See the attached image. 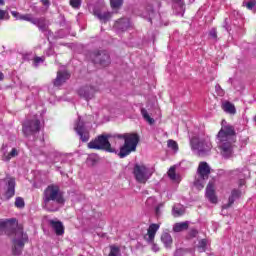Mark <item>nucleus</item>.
<instances>
[{
	"mask_svg": "<svg viewBox=\"0 0 256 256\" xmlns=\"http://www.w3.org/2000/svg\"><path fill=\"white\" fill-rule=\"evenodd\" d=\"M113 139H124V145L120 148L119 157L120 159H125L127 155L136 151L137 145L139 144V135L132 134H108L100 135L96 139L88 143V149H97L108 151V153H114L115 149L111 148V142Z\"/></svg>",
	"mask_w": 256,
	"mask_h": 256,
	"instance_id": "f257e3e1",
	"label": "nucleus"
},
{
	"mask_svg": "<svg viewBox=\"0 0 256 256\" xmlns=\"http://www.w3.org/2000/svg\"><path fill=\"white\" fill-rule=\"evenodd\" d=\"M63 203H65V199L63 198V194H61L59 186L55 184L47 186L43 192L42 207L46 209V211L55 212L59 211Z\"/></svg>",
	"mask_w": 256,
	"mask_h": 256,
	"instance_id": "f03ea898",
	"label": "nucleus"
},
{
	"mask_svg": "<svg viewBox=\"0 0 256 256\" xmlns=\"http://www.w3.org/2000/svg\"><path fill=\"white\" fill-rule=\"evenodd\" d=\"M218 147L224 159L233 157V142L235 141V128L226 125L221 128L218 133Z\"/></svg>",
	"mask_w": 256,
	"mask_h": 256,
	"instance_id": "7ed1b4c3",
	"label": "nucleus"
},
{
	"mask_svg": "<svg viewBox=\"0 0 256 256\" xmlns=\"http://www.w3.org/2000/svg\"><path fill=\"white\" fill-rule=\"evenodd\" d=\"M29 241V237L26 233H23V227L17 225L14 230V239H13V255H20L23 252V248L25 247V243Z\"/></svg>",
	"mask_w": 256,
	"mask_h": 256,
	"instance_id": "20e7f679",
	"label": "nucleus"
},
{
	"mask_svg": "<svg viewBox=\"0 0 256 256\" xmlns=\"http://www.w3.org/2000/svg\"><path fill=\"white\" fill-rule=\"evenodd\" d=\"M210 174L211 167H209V164H207V162H200L194 181L195 187L198 188L199 190L203 189V187H205L207 179H209Z\"/></svg>",
	"mask_w": 256,
	"mask_h": 256,
	"instance_id": "39448f33",
	"label": "nucleus"
},
{
	"mask_svg": "<svg viewBox=\"0 0 256 256\" xmlns=\"http://www.w3.org/2000/svg\"><path fill=\"white\" fill-rule=\"evenodd\" d=\"M133 175L137 183H142L145 185V183L151 179L153 175V169L147 167L145 164H135Z\"/></svg>",
	"mask_w": 256,
	"mask_h": 256,
	"instance_id": "423d86ee",
	"label": "nucleus"
},
{
	"mask_svg": "<svg viewBox=\"0 0 256 256\" xmlns=\"http://www.w3.org/2000/svg\"><path fill=\"white\" fill-rule=\"evenodd\" d=\"M190 145L192 151H195L201 157H203V155H207L213 147L209 140H204L197 136L190 139Z\"/></svg>",
	"mask_w": 256,
	"mask_h": 256,
	"instance_id": "0eeeda50",
	"label": "nucleus"
},
{
	"mask_svg": "<svg viewBox=\"0 0 256 256\" xmlns=\"http://www.w3.org/2000/svg\"><path fill=\"white\" fill-rule=\"evenodd\" d=\"M91 59L93 63L101 65V67H107L111 63V58L107 51H94L91 54Z\"/></svg>",
	"mask_w": 256,
	"mask_h": 256,
	"instance_id": "6e6552de",
	"label": "nucleus"
},
{
	"mask_svg": "<svg viewBox=\"0 0 256 256\" xmlns=\"http://www.w3.org/2000/svg\"><path fill=\"white\" fill-rule=\"evenodd\" d=\"M74 130L76 131L77 135L80 137V140L83 141V143H87V141H89V138H90L89 129L85 127V122L81 120V117H78V121L74 125Z\"/></svg>",
	"mask_w": 256,
	"mask_h": 256,
	"instance_id": "1a4fd4ad",
	"label": "nucleus"
},
{
	"mask_svg": "<svg viewBox=\"0 0 256 256\" xmlns=\"http://www.w3.org/2000/svg\"><path fill=\"white\" fill-rule=\"evenodd\" d=\"M40 129H41V122L37 118L28 120L23 125L24 135H32V133H37V131H40Z\"/></svg>",
	"mask_w": 256,
	"mask_h": 256,
	"instance_id": "9d476101",
	"label": "nucleus"
},
{
	"mask_svg": "<svg viewBox=\"0 0 256 256\" xmlns=\"http://www.w3.org/2000/svg\"><path fill=\"white\" fill-rule=\"evenodd\" d=\"M97 91H99V89L95 86H83L78 90V95L82 97V99H85V101H91Z\"/></svg>",
	"mask_w": 256,
	"mask_h": 256,
	"instance_id": "9b49d317",
	"label": "nucleus"
},
{
	"mask_svg": "<svg viewBox=\"0 0 256 256\" xmlns=\"http://www.w3.org/2000/svg\"><path fill=\"white\" fill-rule=\"evenodd\" d=\"M161 225L160 224H150L147 230V234L145 236V240L147 243H154L155 242V235L159 231Z\"/></svg>",
	"mask_w": 256,
	"mask_h": 256,
	"instance_id": "f8f14e48",
	"label": "nucleus"
},
{
	"mask_svg": "<svg viewBox=\"0 0 256 256\" xmlns=\"http://www.w3.org/2000/svg\"><path fill=\"white\" fill-rule=\"evenodd\" d=\"M71 77V74H69V72H67V70H59L57 72V77L54 80V86L55 87H61V85H63V83H65L67 80H69V78Z\"/></svg>",
	"mask_w": 256,
	"mask_h": 256,
	"instance_id": "ddd939ff",
	"label": "nucleus"
},
{
	"mask_svg": "<svg viewBox=\"0 0 256 256\" xmlns=\"http://www.w3.org/2000/svg\"><path fill=\"white\" fill-rule=\"evenodd\" d=\"M114 29L116 31H127L128 29H131V21L128 18H122L115 22Z\"/></svg>",
	"mask_w": 256,
	"mask_h": 256,
	"instance_id": "4468645a",
	"label": "nucleus"
},
{
	"mask_svg": "<svg viewBox=\"0 0 256 256\" xmlns=\"http://www.w3.org/2000/svg\"><path fill=\"white\" fill-rule=\"evenodd\" d=\"M32 25H36V27H38L39 31L42 33H45L49 29V21H47V19L44 17L34 18Z\"/></svg>",
	"mask_w": 256,
	"mask_h": 256,
	"instance_id": "2eb2a0df",
	"label": "nucleus"
},
{
	"mask_svg": "<svg viewBox=\"0 0 256 256\" xmlns=\"http://www.w3.org/2000/svg\"><path fill=\"white\" fill-rule=\"evenodd\" d=\"M206 197L210 203H217V195H215V184L209 182L206 187Z\"/></svg>",
	"mask_w": 256,
	"mask_h": 256,
	"instance_id": "dca6fc26",
	"label": "nucleus"
},
{
	"mask_svg": "<svg viewBox=\"0 0 256 256\" xmlns=\"http://www.w3.org/2000/svg\"><path fill=\"white\" fill-rule=\"evenodd\" d=\"M239 197H241V191L238 189H233L228 199V203L224 204L222 206V209H229V207H231V205H233V203H235V201H237Z\"/></svg>",
	"mask_w": 256,
	"mask_h": 256,
	"instance_id": "f3484780",
	"label": "nucleus"
},
{
	"mask_svg": "<svg viewBox=\"0 0 256 256\" xmlns=\"http://www.w3.org/2000/svg\"><path fill=\"white\" fill-rule=\"evenodd\" d=\"M49 224L52 229H54L56 235H63L65 233V228L63 227V223L57 220H49Z\"/></svg>",
	"mask_w": 256,
	"mask_h": 256,
	"instance_id": "a211bd4d",
	"label": "nucleus"
},
{
	"mask_svg": "<svg viewBox=\"0 0 256 256\" xmlns=\"http://www.w3.org/2000/svg\"><path fill=\"white\" fill-rule=\"evenodd\" d=\"M15 196V179L9 178L8 179V188L5 193V197L7 200L11 199V197Z\"/></svg>",
	"mask_w": 256,
	"mask_h": 256,
	"instance_id": "6ab92c4d",
	"label": "nucleus"
},
{
	"mask_svg": "<svg viewBox=\"0 0 256 256\" xmlns=\"http://www.w3.org/2000/svg\"><path fill=\"white\" fill-rule=\"evenodd\" d=\"M15 223H17L16 219L0 220V235L5 229H7V227H11V229H14L16 226Z\"/></svg>",
	"mask_w": 256,
	"mask_h": 256,
	"instance_id": "aec40b11",
	"label": "nucleus"
},
{
	"mask_svg": "<svg viewBox=\"0 0 256 256\" xmlns=\"http://www.w3.org/2000/svg\"><path fill=\"white\" fill-rule=\"evenodd\" d=\"M95 17H97L100 21H103L104 23H107L109 19H111L112 14L111 12H101V11H95L94 12Z\"/></svg>",
	"mask_w": 256,
	"mask_h": 256,
	"instance_id": "412c9836",
	"label": "nucleus"
},
{
	"mask_svg": "<svg viewBox=\"0 0 256 256\" xmlns=\"http://www.w3.org/2000/svg\"><path fill=\"white\" fill-rule=\"evenodd\" d=\"M222 108L225 111V113H229L230 115H235V113H237L235 105H233L231 102L223 103Z\"/></svg>",
	"mask_w": 256,
	"mask_h": 256,
	"instance_id": "4be33fe9",
	"label": "nucleus"
},
{
	"mask_svg": "<svg viewBox=\"0 0 256 256\" xmlns=\"http://www.w3.org/2000/svg\"><path fill=\"white\" fill-rule=\"evenodd\" d=\"M185 214V207L181 204H176L173 207L172 210V215H174V217H181V215Z\"/></svg>",
	"mask_w": 256,
	"mask_h": 256,
	"instance_id": "5701e85b",
	"label": "nucleus"
},
{
	"mask_svg": "<svg viewBox=\"0 0 256 256\" xmlns=\"http://www.w3.org/2000/svg\"><path fill=\"white\" fill-rule=\"evenodd\" d=\"M186 229H189V223L187 222L176 223L173 226V231L175 233H181V231H186Z\"/></svg>",
	"mask_w": 256,
	"mask_h": 256,
	"instance_id": "b1692460",
	"label": "nucleus"
},
{
	"mask_svg": "<svg viewBox=\"0 0 256 256\" xmlns=\"http://www.w3.org/2000/svg\"><path fill=\"white\" fill-rule=\"evenodd\" d=\"M161 241L164 243L165 247L171 246V243H173V238L171 237V234L164 232L161 236Z\"/></svg>",
	"mask_w": 256,
	"mask_h": 256,
	"instance_id": "393cba45",
	"label": "nucleus"
},
{
	"mask_svg": "<svg viewBox=\"0 0 256 256\" xmlns=\"http://www.w3.org/2000/svg\"><path fill=\"white\" fill-rule=\"evenodd\" d=\"M141 115H142L143 119H145V121H147V123H149V125H153V123H155V119H153V118H151V116H149V112H147V109L141 108Z\"/></svg>",
	"mask_w": 256,
	"mask_h": 256,
	"instance_id": "a878e982",
	"label": "nucleus"
},
{
	"mask_svg": "<svg viewBox=\"0 0 256 256\" xmlns=\"http://www.w3.org/2000/svg\"><path fill=\"white\" fill-rule=\"evenodd\" d=\"M19 155V151L16 148H13L10 153L4 154L3 161H11L13 157H17Z\"/></svg>",
	"mask_w": 256,
	"mask_h": 256,
	"instance_id": "bb28decb",
	"label": "nucleus"
},
{
	"mask_svg": "<svg viewBox=\"0 0 256 256\" xmlns=\"http://www.w3.org/2000/svg\"><path fill=\"white\" fill-rule=\"evenodd\" d=\"M167 145L169 149H172V151H174V153H177V151H179V144H177L175 140H168Z\"/></svg>",
	"mask_w": 256,
	"mask_h": 256,
	"instance_id": "cd10ccee",
	"label": "nucleus"
},
{
	"mask_svg": "<svg viewBox=\"0 0 256 256\" xmlns=\"http://www.w3.org/2000/svg\"><path fill=\"white\" fill-rule=\"evenodd\" d=\"M19 21H28L29 23H35V18L31 17V14H25L18 17Z\"/></svg>",
	"mask_w": 256,
	"mask_h": 256,
	"instance_id": "c85d7f7f",
	"label": "nucleus"
},
{
	"mask_svg": "<svg viewBox=\"0 0 256 256\" xmlns=\"http://www.w3.org/2000/svg\"><path fill=\"white\" fill-rule=\"evenodd\" d=\"M206 249H207V240L205 239L200 240L198 243V251L200 253H203L206 251Z\"/></svg>",
	"mask_w": 256,
	"mask_h": 256,
	"instance_id": "c756f323",
	"label": "nucleus"
},
{
	"mask_svg": "<svg viewBox=\"0 0 256 256\" xmlns=\"http://www.w3.org/2000/svg\"><path fill=\"white\" fill-rule=\"evenodd\" d=\"M243 6L247 7L250 11L256 10V0H251L247 3L243 2Z\"/></svg>",
	"mask_w": 256,
	"mask_h": 256,
	"instance_id": "7c9ffc66",
	"label": "nucleus"
},
{
	"mask_svg": "<svg viewBox=\"0 0 256 256\" xmlns=\"http://www.w3.org/2000/svg\"><path fill=\"white\" fill-rule=\"evenodd\" d=\"M110 5L113 9H119L123 6V0H110Z\"/></svg>",
	"mask_w": 256,
	"mask_h": 256,
	"instance_id": "2f4dec72",
	"label": "nucleus"
},
{
	"mask_svg": "<svg viewBox=\"0 0 256 256\" xmlns=\"http://www.w3.org/2000/svg\"><path fill=\"white\" fill-rule=\"evenodd\" d=\"M15 207L18 209H23V207H25V200H23L21 197H17L15 200Z\"/></svg>",
	"mask_w": 256,
	"mask_h": 256,
	"instance_id": "473e14b6",
	"label": "nucleus"
},
{
	"mask_svg": "<svg viewBox=\"0 0 256 256\" xmlns=\"http://www.w3.org/2000/svg\"><path fill=\"white\" fill-rule=\"evenodd\" d=\"M168 176L172 181H177V174H175V167H171L168 171Z\"/></svg>",
	"mask_w": 256,
	"mask_h": 256,
	"instance_id": "72a5a7b5",
	"label": "nucleus"
},
{
	"mask_svg": "<svg viewBox=\"0 0 256 256\" xmlns=\"http://www.w3.org/2000/svg\"><path fill=\"white\" fill-rule=\"evenodd\" d=\"M70 5L73 9H79L81 7V0H70Z\"/></svg>",
	"mask_w": 256,
	"mask_h": 256,
	"instance_id": "f704fd0d",
	"label": "nucleus"
},
{
	"mask_svg": "<svg viewBox=\"0 0 256 256\" xmlns=\"http://www.w3.org/2000/svg\"><path fill=\"white\" fill-rule=\"evenodd\" d=\"M5 19H9V12L0 9V21H3Z\"/></svg>",
	"mask_w": 256,
	"mask_h": 256,
	"instance_id": "c9c22d12",
	"label": "nucleus"
},
{
	"mask_svg": "<svg viewBox=\"0 0 256 256\" xmlns=\"http://www.w3.org/2000/svg\"><path fill=\"white\" fill-rule=\"evenodd\" d=\"M44 61H45V58H43V57H35L34 58L35 67H37V65H39V63H43Z\"/></svg>",
	"mask_w": 256,
	"mask_h": 256,
	"instance_id": "e433bc0d",
	"label": "nucleus"
},
{
	"mask_svg": "<svg viewBox=\"0 0 256 256\" xmlns=\"http://www.w3.org/2000/svg\"><path fill=\"white\" fill-rule=\"evenodd\" d=\"M118 253H119V248L118 247H112L108 256H117Z\"/></svg>",
	"mask_w": 256,
	"mask_h": 256,
	"instance_id": "4c0bfd02",
	"label": "nucleus"
},
{
	"mask_svg": "<svg viewBox=\"0 0 256 256\" xmlns=\"http://www.w3.org/2000/svg\"><path fill=\"white\" fill-rule=\"evenodd\" d=\"M216 92L218 93V95H223V89L221 88V85L217 84L215 86Z\"/></svg>",
	"mask_w": 256,
	"mask_h": 256,
	"instance_id": "58836bf2",
	"label": "nucleus"
},
{
	"mask_svg": "<svg viewBox=\"0 0 256 256\" xmlns=\"http://www.w3.org/2000/svg\"><path fill=\"white\" fill-rule=\"evenodd\" d=\"M11 15H13L15 17V19H18L19 20V17H22L23 15L20 14L19 12L17 11H12L11 12Z\"/></svg>",
	"mask_w": 256,
	"mask_h": 256,
	"instance_id": "ea45409f",
	"label": "nucleus"
},
{
	"mask_svg": "<svg viewBox=\"0 0 256 256\" xmlns=\"http://www.w3.org/2000/svg\"><path fill=\"white\" fill-rule=\"evenodd\" d=\"M210 37H212L213 39H217V30L212 29L210 31Z\"/></svg>",
	"mask_w": 256,
	"mask_h": 256,
	"instance_id": "a19ab883",
	"label": "nucleus"
},
{
	"mask_svg": "<svg viewBox=\"0 0 256 256\" xmlns=\"http://www.w3.org/2000/svg\"><path fill=\"white\" fill-rule=\"evenodd\" d=\"M155 214L157 215V217H159V215H161V205L156 207Z\"/></svg>",
	"mask_w": 256,
	"mask_h": 256,
	"instance_id": "79ce46f5",
	"label": "nucleus"
},
{
	"mask_svg": "<svg viewBox=\"0 0 256 256\" xmlns=\"http://www.w3.org/2000/svg\"><path fill=\"white\" fill-rule=\"evenodd\" d=\"M150 245H153V246H152V250H153V251H159V246H157V245L155 244V242L150 243Z\"/></svg>",
	"mask_w": 256,
	"mask_h": 256,
	"instance_id": "37998d69",
	"label": "nucleus"
},
{
	"mask_svg": "<svg viewBox=\"0 0 256 256\" xmlns=\"http://www.w3.org/2000/svg\"><path fill=\"white\" fill-rule=\"evenodd\" d=\"M41 3H43V5L45 7H49V5H51V3L49 2V0H41Z\"/></svg>",
	"mask_w": 256,
	"mask_h": 256,
	"instance_id": "c03bdc74",
	"label": "nucleus"
},
{
	"mask_svg": "<svg viewBox=\"0 0 256 256\" xmlns=\"http://www.w3.org/2000/svg\"><path fill=\"white\" fill-rule=\"evenodd\" d=\"M176 1H177L176 5H178V7H180V9H183V6H184L183 1H181V0H176Z\"/></svg>",
	"mask_w": 256,
	"mask_h": 256,
	"instance_id": "a18cd8bd",
	"label": "nucleus"
},
{
	"mask_svg": "<svg viewBox=\"0 0 256 256\" xmlns=\"http://www.w3.org/2000/svg\"><path fill=\"white\" fill-rule=\"evenodd\" d=\"M240 187H242V185H245V180L243 179V176L240 174Z\"/></svg>",
	"mask_w": 256,
	"mask_h": 256,
	"instance_id": "49530a36",
	"label": "nucleus"
},
{
	"mask_svg": "<svg viewBox=\"0 0 256 256\" xmlns=\"http://www.w3.org/2000/svg\"><path fill=\"white\" fill-rule=\"evenodd\" d=\"M238 173H243V170L236 169V170L233 171V175H238Z\"/></svg>",
	"mask_w": 256,
	"mask_h": 256,
	"instance_id": "de8ad7c7",
	"label": "nucleus"
},
{
	"mask_svg": "<svg viewBox=\"0 0 256 256\" xmlns=\"http://www.w3.org/2000/svg\"><path fill=\"white\" fill-rule=\"evenodd\" d=\"M5 76L3 75V72H0V81H3V78H4Z\"/></svg>",
	"mask_w": 256,
	"mask_h": 256,
	"instance_id": "09e8293b",
	"label": "nucleus"
},
{
	"mask_svg": "<svg viewBox=\"0 0 256 256\" xmlns=\"http://www.w3.org/2000/svg\"><path fill=\"white\" fill-rule=\"evenodd\" d=\"M0 5H5V0H0Z\"/></svg>",
	"mask_w": 256,
	"mask_h": 256,
	"instance_id": "8fccbe9b",
	"label": "nucleus"
},
{
	"mask_svg": "<svg viewBox=\"0 0 256 256\" xmlns=\"http://www.w3.org/2000/svg\"><path fill=\"white\" fill-rule=\"evenodd\" d=\"M253 121H254V123L256 125V116L253 117Z\"/></svg>",
	"mask_w": 256,
	"mask_h": 256,
	"instance_id": "3c124183",
	"label": "nucleus"
},
{
	"mask_svg": "<svg viewBox=\"0 0 256 256\" xmlns=\"http://www.w3.org/2000/svg\"><path fill=\"white\" fill-rule=\"evenodd\" d=\"M149 201H153V198H150V199L147 200L148 203H149Z\"/></svg>",
	"mask_w": 256,
	"mask_h": 256,
	"instance_id": "603ef678",
	"label": "nucleus"
},
{
	"mask_svg": "<svg viewBox=\"0 0 256 256\" xmlns=\"http://www.w3.org/2000/svg\"><path fill=\"white\" fill-rule=\"evenodd\" d=\"M225 23H226V24L228 23V20H227V19H225Z\"/></svg>",
	"mask_w": 256,
	"mask_h": 256,
	"instance_id": "864d4df0",
	"label": "nucleus"
},
{
	"mask_svg": "<svg viewBox=\"0 0 256 256\" xmlns=\"http://www.w3.org/2000/svg\"><path fill=\"white\" fill-rule=\"evenodd\" d=\"M177 253H179V250L176 251V255H177Z\"/></svg>",
	"mask_w": 256,
	"mask_h": 256,
	"instance_id": "5fc2aeb1",
	"label": "nucleus"
}]
</instances>
